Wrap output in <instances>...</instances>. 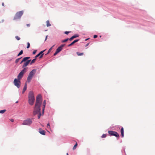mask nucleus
<instances>
[{"label":"nucleus","mask_w":155,"mask_h":155,"mask_svg":"<svg viewBox=\"0 0 155 155\" xmlns=\"http://www.w3.org/2000/svg\"><path fill=\"white\" fill-rule=\"evenodd\" d=\"M65 44L62 45L60 47H61V48L62 49L63 47H64L65 46Z\"/></svg>","instance_id":"c9c22d12"},{"label":"nucleus","mask_w":155,"mask_h":155,"mask_svg":"<svg viewBox=\"0 0 155 155\" xmlns=\"http://www.w3.org/2000/svg\"><path fill=\"white\" fill-rule=\"evenodd\" d=\"M39 132L40 134L43 135H45V131L42 130L41 128L39 129Z\"/></svg>","instance_id":"f8f14e48"},{"label":"nucleus","mask_w":155,"mask_h":155,"mask_svg":"<svg viewBox=\"0 0 155 155\" xmlns=\"http://www.w3.org/2000/svg\"><path fill=\"white\" fill-rule=\"evenodd\" d=\"M31 61V60H28L26 62H25L23 65L22 66V68H23V69H26V71H27L28 69V68L26 67V66H27L29 64V63Z\"/></svg>","instance_id":"6e6552de"},{"label":"nucleus","mask_w":155,"mask_h":155,"mask_svg":"<svg viewBox=\"0 0 155 155\" xmlns=\"http://www.w3.org/2000/svg\"><path fill=\"white\" fill-rule=\"evenodd\" d=\"M36 71V69H34L33 70H32L29 73V75L33 77V76L35 74V73Z\"/></svg>","instance_id":"9d476101"},{"label":"nucleus","mask_w":155,"mask_h":155,"mask_svg":"<svg viewBox=\"0 0 155 155\" xmlns=\"http://www.w3.org/2000/svg\"><path fill=\"white\" fill-rule=\"evenodd\" d=\"M88 39H89V38L86 39H85V41H87V40H88Z\"/></svg>","instance_id":"c03bdc74"},{"label":"nucleus","mask_w":155,"mask_h":155,"mask_svg":"<svg viewBox=\"0 0 155 155\" xmlns=\"http://www.w3.org/2000/svg\"><path fill=\"white\" fill-rule=\"evenodd\" d=\"M42 100L41 95H38L36 97L35 107L33 111V114L35 115L38 114V118L39 119L41 116L40 106L42 104Z\"/></svg>","instance_id":"f257e3e1"},{"label":"nucleus","mask_w":155,"mask_h":155,"mask_svg":"<svg viewBox=\"0 0 155 155\" xmlns=\"http://www.w3.org/2000/svg\"><path fill=\"white\" fill-rule=\"evenodd\" d=\"M120 132L121 136L123 137H124V130L123 127H122L121 129Z\"/></svg>","instance_id":"a211bd4d"},{"label":"nucleus","mask_w":155,"mask_h":155,"mask_svg":"<svg viewBox=\"0 0 155 155\" xmlns=\"http://www.w3.org/2000/svg\"><path fill=\"white\" fill-rule=\"evenodd\" d=\"M46 105V101L44 100L43 103V108H42V114H43L44 113V109Z\"/></svg>","instance_id":"ddd939ff"},{"label":"nucleus","mask_w":155,"mask_h":155,"mask_svg":"<svg viewBox=\"0 0 155 155\" xmlns=\"http://www.w3.org/2000/svg\"><path fill=\"white\" fill-rule=\"evenodd\" d=\"M30 58V57H26L24 58L22 61L20 62V64H21L22 62L25 61L29 59Z\"/></svg>","instance_id":"2eb2a0df"},{"label":"nucleus","mask_w":155,"mask_h":155,"mask_svg":"<svg viewBox=\"0 0 155 155\" xmlns=\"http://www.w3.org/2000/svg\"><path fill=\"white\" fill-rule=\"evenodd\" d=\"M32 123L31 119H28L24 121L22 124L23 125H30Z\"/></svg>","instance_id":"39448f33"},{"label":"nucleus","mask_w":155,"mask_h":155,"mask_svg":"<svg viewBox=\"0 0 155 155\" xmlns=\"http://www.w3.org/2000/svg\"><path fill=\"white\" fill-rule=\"evenodd\" d=\"M54 45L52 47H51L49 49V50H48V52L47 53V54H48L51 51V50H52V48H53V47L54 46Z\"/></svg>","instance_id":"4be33fe9"},{"label":"nucleus","mask_w":155,"mask_h":155,"mask_svg":"<svg viewBox=\"0 0 155 155\" xmlns=\"http://www.w3.org/2000/svg\"><path fill=\"white\" fill-rule=\"evenodd\" d=\"M106 137V134H104L102 135L101 136V137L102 138H104Z\"/></svg>","instance_id":"c756f323"},{"label":"nucleus","mask_w":155,"mask_h":155,"mask_svg":"<svg viewBox=\"0 0 155 155\" xmlns=\"http://www.w3.org/2000/svg\"><path fill=\"white\" fill-rule=\"evenodd\" d=\"M26 69L22 70L17 76V79L18 80H20L23 76L24 74L26 72Z\"/></svg>","instance_id":"20e7f679"},{"label":"nucleus","mask_w":155,"mask_h":155,"mask_svg":"<svg viewBox=\"0 0 155 155\" xmlns=\"http://www.w3.org/2000/svg\"><path fill=\"white\" fill-rule=\"evenodd\" d=\"M26 25L28 27H29L30 26V24H27Z\"/></svg>","instance_id":"a19ab883"},{"label":"nucleus","mask_w":155,"mask_h":155,"mask_svg":"<svg viewBox=\"0 0 155 155\" xmlns=\"http://www.w3.org/2000/svg\"><path fill=\"white\" fill-rule=\"evenodd\" d=\"M27 48H28L30 47V43H29V42H28L27 43Z\"/></svg>","instance_id":"7c9ffc66"},{"label":"nucleus","mask_w":155,"mask_h":155,"mask_svg":"<svg viewBox=\"0 0 155 155\" xmlns=\"http://www.w3.org/2000/svg\"><path fill=\"white\" fill-rule=\"evenodd\" d=\"M73 39H74V38H73V37L72 36L71 38H70L69 39V40L71 41H72Z\"/></svg>","instance_id":"f704fd0d"},{"label":"nucleus","mask_w":155,"mask_h":155,"mask_svg":"<svg viewBox=\"0 0 155 155\" xmlns=\"http://www.w3.org/2000/svg\"><path fill=\"white\" fill-rule=\"evenodd\" d=\"M68 40H69V39L68 38H67L66 39H65L63 40L62 41V42H63V43L67 41Z\"/></svg>","instance_id":"cd10ccee"},{"label":"nucleus","mask_w":155,"mask_h":155,"mask_svg":"<svg viewBox=\"0 0 155 155\" xmlns=\"http://www.w3.org/2000/svg\"><path fill=\"white\" fill-rule=\"evenodd\" d=\"M18 101H16V103H18Z\"/></svg>","instance_id":"49530a36"},{"label":"nucleus","mask_w":155,"mask_h":155,"mask_svg":"<svg viewBox=\"0 0 155 155\" xmlns=\"http://www.w3.org/2000/svg\"><path fill=\"white\" fill-rule=\"evenodd\" d=\"M47 37H48V35L46 36L45 41H46V40L47 39Z\"/></svg>","instance_id":"ea45409f"},{"label":"nucleus","mask_w":155,"mask_h":155,"mask_svg":"<svg viewBox=\"0 0 155 155\" xmlns=\"http://www.w3.org/2000/svg\"><path fill=\"white\" fill-rule=\"evenodd\" d=\"M27 84H25V85L24 87V88L23 89V91H22V93L23 94L25 92V91H26V90L27 89Z\"/></svg>","instance_id":"6ab92c4d"},{"label":"nucleus","mask_w":155,"mask_h":155,"mask_svg":"<svg viewBox=\"0 0 155 155\" xmlns=\"http://www.w3.org/2000/svg\"><path fill=\"white\" fill-rule=\"evenodd\" d=\"M36 60V58H35L33 59V60H32L31 61V62L30 63V64L31 65L32 64L34 63L35 61Z\"/></svg>","instance_id":"412c9836"},{"label":"nucleus","mask_w":155,"mask_h":155,"mask_svg":"<svg viewBox=\"0 0 155 155\" xmlns=\"http://www.w3.org/2000/svg\"><path fill=\"white\" fill-rule=\"evenodd\" d=\"M15 38L18 40H19L20 39V38L17 36H16Z\"/></svg>","instance_id":"2f4dec72"},{"label":"nucleus","mask_w":155,"mask_h":155,"mask_svg":"<svg viewBox=\"0 0 155 155\" xmlns=\"http://www.w3.org/2000/svg\"><path fill=\"white\" fill-rule=\"evenodd\" d=\"M21 58H18L17 59H16L15 61V63H17L18 61H19V60Z\"/></svg>","instance_id":"bb28decb"},{"label":"nucleus","mask_w":155,"mask_h":155,"mask_svg":"<svg viewBox=\"0 0 155 155\" xmlns=\"http://www.w3.org/2000/svg\"><path fill=\"white\" fill-rule=\"evenodd\" d=\"M46 25L47 27L50 26H51V25L49 23V21L48 20L46 21Z\"/></svg>","instance_id":"aec40b11"},{"label":"nucleus","mask_w":155,"mask_h":155,"mask_svg":"<svg viewBox=\"0 0 155 155\" xmlns=\"http://www.w3.org/2000/svg\"><path fill=\"white\" fill-rule=\"evenodd\" d=\"M76 54L78 56L83 55L84 54L83 53H79L78 52H77Z\"/></svg>","instance_id":"b1692460"},{"label":"nucleus","mask_w":155,"mask_h":155,"mask_svg":"<svg viewBox=\"0 0 155 155\" xmlns=\"http://www.w3.org/2000/svg\"><path fill=\"white\" fill-rule=\"evenodd\" d=\"M108 133L110 136H114L118 138L119 137V134L116 131L109 130L108 131Z\"/></svg>","instance_id":"7ed1b4c3"},{"label":"nucleus","mask_w":155,"mask_h":155,"mask_svg":"<svg viewBox=\"0 0 155 155\" xmlns=\"http://www.w3.org/2000/svg\"><path fill=\"white\" fill-rule=\"evenodd\" d=\"M20 80H18V79L15 78L14 81V85L17 86L18 88H19L20 87V84L21 82L20 81Z\"/></svg>","instance_id":"0eeeda50"},{"label":"nucleus","mask_w":155,"mask_h":155,"mask_svg":"<svg viewBox=\"0 0 155 155\" xmlns=\"http://www.w3.org/2000/svg\"><path fill=\"white\" fill-rule=\"evenodd\" d=\"M2 5L3 6H4V3H2Z\"/></svg>","instance_id":"37998d69"},{"label":"nucleus","mask_w":155,"mask_h":155,"mask_svg":"<svg viewBox=\"0 0 155 155\" xmlns=\"http://www.w3.org/2000/svg\"><path fill=\"white\" fill-rule=\"evenodd\" d=\"M47 127L48 128H50V124L49 123H48L47 124Z\"/></svg>","instance_id":"72a5a7b5"},{"label":"nucleus","mask_w":155,"mask_h":155,"mask_svg":"<svg viewBox=\"0 0 155 155\" xmlns=\"http://www.w3.org/2000/svg\"><path fill=\"white\" fill-rule=\"evenodd\" d=\"M30 58V57H26L24 58L22 61L20 62V64H21L22 62L25 61L29 59Z\"/></svg>","instance_id":"4468645a"},{"label":"nucleus","mask_w":155,"mask_h":155,"mask_svg":"<svg viewBox=\"0 0 155 155\" xmlns=\"http://www.w3.org/2000/svg\"><path fill=\"white\" fill-rule=\"evenodd\" d=\"M77 145H78V144L76 142V144H75V145L73 147V150H75L76 148V147H77Z\"/></svg>","instance_id":"a878e982"},{"label":"nucleus","mask_w":155,"mask_h":155,"mask_svg":"<svg viewBox=\"0 0 155 155\" xmlns=\"http://www.w3.org/2000/svg\"><path fill=\"white\" fill-rule=\"evenodd\" d=\"M23 51L22 50H21L20 51V52L18 53V54L17 56H19L20 55H21L23 54Z\"/></svg>","instance_id":"393cba45"},{"label":"nucleus","mask_w":155,"mask_h":155,"mask_svg":"<svg viewBox=\"0 0 155 155\" xmlns=\"http://www.w3.org/2000/svg\"><path fill=\"white\" fill-rule=\"evenodd\" d=\"M89 43H88L87 44V45H86V47H87V46H88V45H89Z\"/></svg>","instance_id":"79ce46f5"},{"label":"nucleus","mask_w":155,"mask_h":155,"mask_svg":"<svg viewBox=\"0 0 155 155\" xmlns=\"http://www.w3.org/2000/svg\"><path fill=\"white\" fill-rule=\"evenodd\" d=\"M67 155H68V153H67Z\"/></svg>","instance_id":"a18cd8bd"},{"label":"nucleus","mask_w":155,"mask_h":155,"mask_svg":"<svg viewBox=\"0 0 155 155\" xmlns=\"http://www.w3.org/2000/svg\"><path fill=\"white\" fill-rule=\"evenodd\" d=\"M37 51V50H34L33 51V54H35L36 52Z\"/></svg>","instance_id":"e433bc0d"},{"label":"nucleus","mask_w":155,"mask_h":155,"mask_svg":"<svg viewBox=\"0 0 155 155\" xmlns=\"http://www.w3.org/2000/svg\"><path fill=\"white\" fill-rule=\"evenodd\" d=\"M70 32V31H66L64 32V34L66 35H68V34Z\"/></svg>","instance_id":"473e14b6"},{"label":"nucleus","mask_w":155,"mask_h":155,"mask_svg":"<svg viewBox=\"0 0 155 155\" xmlns=\"http://www.w3.org/2000/svg\"><path fill=\"white\" fill-rule=\"evenodd\" d=\"M32 78L33 77L30 76L28 75L27 78V82L29 83L31 80Z\"/></svg>","instance_id":"f3484780"},{"label":"nucleus","mask_w":155,"mask_h":155,"mask_svg":"<svg viewBox=\"0 0 155 155\" xmlns=\"http://www.w3.org/2000/svg\"><path fill=\"white\" fill-rule=\"evenodd\" d=\"M97 37V36L96 35H94V38H96Z\"/></svg>","instance_id":"4c0bfd02"},{"label":"nucleus","mask_w":155,"mask_h":155,"mask_svg":"<svg viewBox=\"0 0 155 155\" xmlns=\"http://www.w3.org/2000/svg\"><path fill=\"white\" fill-rule=\"evenodd\" d=\"M22 14L23 12L22 11H21L17 12L14 17V19H17L20 18L21 15H22Z\"/></svg>","instance_id":"423d86ee"},{"label":"nucleus","mask_w":155,"mask_h":155,"mask_svg":"<svg viewBox=\"0 0 155 155\" xmlns=\"http://www.w3.org/2000/svg\"><path fill=\"white\" fill-rule=\"evenodd\" d=\"M28 103L31 105H32L34 103L35 98L33 91H30L28 94Z\"/></svg>","instance_id":"f03ea898"},{"label":"nucleus","mask_w":155,"mask_h":155,"mask_svg":"<svg viewBox=\"0 0 155 155\" xmlns=\"http://www.w3.org/2000/svg\"><path fill=\"white\" fill-rule=\"evenodd\" d=\"M6 111V110L4 109L3 110H0V114H3Z\"/></svg>","instance_id":"5701e85b"},{"label":"nucleus","mask_w":155,"mask_h":155,"mask_svg":"<svg viewBox=\"0 0 155 155\" xmlns=\"http://www.w3.org/2000/svg\"><path fill=\"white\" fill-rule=\"evenodd\" d=\"M45 51V50H43V51H41L38 54H37V55H36V56H35V58H37L38 57H39V56H40L39 58H41L44 55V54L43 53Z\"/></svg>","instance_id":"1a4fd4ad"},{"label":"nucleus","mask_w":155,"mask_h":155,"mask_svg":"<svg viewBox=\"0 0 155 155\" xmlns=\"http://www.w3.org/2000/svg\"><path fill=\"white\" fill-rule=\"evenodd\" d=\"M10 120L11 122H14V119H10Z\"/></svg>","instance_id":"58836bf2"},{"label":"nucleus","mask_w":155,"mask_h":155,"mask_svg":"<svg viewBox=\"0 0 155 155\" xmlns=\"http://www.w3.org/2000/svg\"><path fill=\"white\" fill-rule=\"evenodd\" d=\"M62 49L61 48V47H59L56 49V51L55 53H54V55L55 56L58 53H59L60 51H61L62 50Z\"/></svg>","instance_id":"9b49d317"},{"label":"nucleus","mask_w":155,"mask_h":155,"mask_svg":"<svg viewBox=\"0 0 155 155\" xmlns=\"http://www.w3.org/2000/svg\"><path fill=\"white\" fill-rule=\"evenodd\" d=\"M72 37L74 39L78 37V35L76 34L72 36Z\"/></svg>","instance_id":"c85d7f7f"},{"label":"nucleus","mask_w":155,"mask_h":155,"mask_svg":"<svg viewBox=\"0 0 155 155\" xmlns=\"http://www.w3.org/2000/svg\"><path fill=\"white\" fill-rule=\"evenodd\" d=\"M79 41V39H77L74 40L73 42H72L70 44L68 45V47H70L74 45L75 43L78 42Z\"/></svg>","instance_id":"dca6fc26"}]
</instances>
